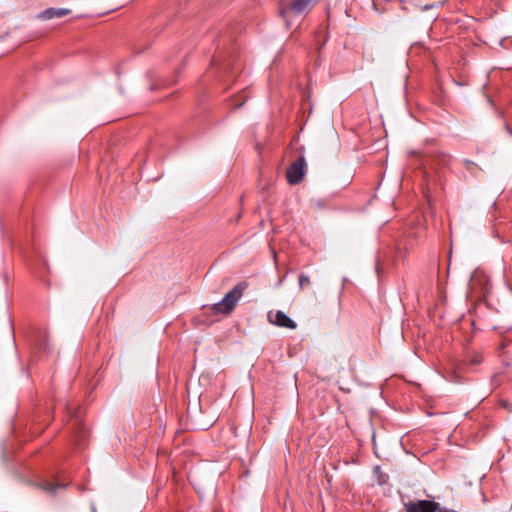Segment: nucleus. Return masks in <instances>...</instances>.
<instances>
[{"label":"nucleus","instance_id":"f257e3e1","mask_svg":"<svg viewBox=\"0 0 512 512\" xmlns=\"http://www.w3.org/2000/svg\"><path fill=\"white\" fill-rule=\"evenodd\" d=\"M247 287L248 284L245 281L239 282L219 302L212 306L213 312L224 315L230 314L234 310L237 302L242 297L243 292Z\"/></svg>","mask_w":512,"mask_h":512},{"label":"nucleus","instance_id":"f03ea898","mask_svg":"<svg viewBox=\"0 0 512 512\" xmlns=\"http://www.w3.org/2000/svg\"><path fill=\"white\" fill-rule=\"evenodd\" d=\"M313 0H292L288 4H280L279 15L285 21L286 27L290 28L295 17L305 14L311 7Z\"/></svg>","mask_w":512,"mask_h":512},{"label":"nucleus","instance_id":"7ed1b4c3","mask_svg":"<svg viewBox=\"0 0 512 512\" xmlns=\"http://www.w3.org/2000/svg\"><path fill=\"white\" fill-rule=\"evenodd\" d=\"M424 168H429L438 172L450 165L451 156L442 151H426L420 159Z\"/></svg>","mask_w":512,"mask_h":512},{"label":"nucleus","instance_id":"20e7f679","mask_svg":"<svg viewBox=\"0 0 512 512\" xmlns=\"http://www.w3.org/2000/svg\"><path fill=\"white\" fill-rule=\"evenodd\" d=\"M307 167L304 153L301 152L297 159L288 167L286 172V179L290 185L299 184L304 175Z\"/></svg>","mask_w":512,"mask_h":512},{"label":"nucleus","instance_id":"39448f33","mask_svg":"<svg viewBox=\"0 0 512 512\" xmlns=\"http://www.w3.org/2000/svg\"><path fill=\"white\" fill-rule=\"evenodd\" d=\"M405 512H437L442 511L440 503L432 500H418L403 502Z\"/></svg>","mask_w":512,"mask_h":512},{"label":"nucleus","instance_id":"423d86ee","mask_svg":"<svg viewBox=\"0 0 512 512\" xmlns=\"http://www.w3.org/2000/svg\"><path fill=\"white\" fill-rule=\"evenodd\" d=\"M71 11L67 8H47L37 15V18L43 21L54 18H61L68 15Z\"/></svg>","mask_w":512,"mask_h":512},{"label":"nucleus","instance_id":"0eeeda50","mask_svg":"<svg viewBox=\"0 0 512 512\" xmlns=\"http://www.w3.org/2000/svg\"><path fill=\"white\" fill-rule=\"evenodd\" d=\"M269 319H271V316L269 315ZM274 325L278 327L288 328V329H296L297 324L296 322L291 319L287 314H285L283 311H277L275 314V319L270 320Z\"/></svg>","mask_w":512,"mask_h":512},{"label":"nucleus","instance_id":"6e6552de","mask_svg":"<svg viewBox=\"0 0 512 512\" xmlns=\"http://www.w3.org/2000/svg\"><path fill=\"white\" fill-rule=\"evenodd\" d=\"M87 436H88L87 427L83 423L77 422V432H76V436H75V441L77 442V445H79V446L84 445Z\"/></svg>","mask_w":512,"mask_h":512},{"label":"nucleus","instance_id":"1a4fd4ad","mask_svg":"<svg viewBox=\"0 0 512 512\" xmlns=\"http://www.w3.org/2000/svg\"><path fill=\"white\" fill-rule=\"evenodd\" d=\"M34 486L46 491V492H49V493H52L54 494L58 488H63L64 486L62 485H58V484H54L52 482H49V481H44L42 483H33Z\"/></svg>","mask_w":512,"mask_h":512},{"label":"nucleus","instance_id":"9d476101","mask_svg":"<svg viewBox=\"0 0 512 512\" xmlns=\"http://www.w3.org/2000/svg\"><path fill=\"white\" fill-rule=\"evenodd\" d=\"M467 361L470 365H479L483 361V357L479 353H473L467 357Z\"/></svg>","mask_w":512,"mask_h":512},{"label":"nucleus","instance_id":"9b49d317","mask_svg":"<svg viewBox=\"0 0 512 512\" xmlns=\"http://www.w3.org/2000/svg\"><path fill=\"white\" fill-rule=\"evenodd\" d=\"M299 287L303 289L310 284V278L308 275L301 273L298 277Z\"/></svg>","mask_w":512,"mask_h":512},{"label":"nucleus","instance_id":"f8f14e48","mask_svg":"<svg viewBox=\"0 0 512 512\" xmlns=\"http://www.w3.org/2000/svg\"><path fill=\"white\" fill-rule=\"evenodd\" d=\"M374 470H375L376 473L379 474L378 483L380 485L386 484L388 477L386 475L382 474L380 466H376Z\"/></svg>","mask_w":512,"mask_h":512},{"label":"nucleus","instance_id":"ddd939ff","mask_svg":"<svg viewBox=\"0 0 512 512\" xmlns=\"http://www.w3.org/2000/svg\"><path fill=\"white\" fill-rule=\"evenodd\" d=\"M36 346L39 350H42V351L46 350L47 343H46L44 336L42 337V339L37 340Z\"/></svg>","mask_w":512,"mask_h":512},{"label":"nucleus","instance_id":"4468645a","mask_svg":"<svg viewBox=\"0 0 512 512\" xmlns=\"http://www.w3.org/2000/svg\"><path fill=\"white\" fill-rule=\"evenodd\" d=\"M376 271H377V273H378V274H379V273H380V271H381V267H380V264H379L378 262H377V264H376Z\"/></svg>","mask_w":512,"mask_h":512},{"label":"nucleus","instance_id":"2eb2a0df","mask_svg":"<svg viewBox=\"0 0 512 512\" xmlns=\"http://www.w3.org/2000/svg\"><path fill=\"white\" fill-rule=\"evenodd\" d=\"M441 512H458V511H455V510H447V509H442Z\"/></svg>","mask_w":512,"mask_h":512},{"label":"nucleus","instance_id":"dca6fc26","mask_svg":"<svg viewBox=\"0 0 512 512\" xmlns=\"http://www.w3.org/2000/svg\"><path fill=\"white\" fill-rule=\"evenodd\" d=\"M465 163H466L467 165H469V164H473V163H472L471 161H469V160H466V161H465Z\"/></svg>","mask_w":512,"mask_h":512},{"label":"nucleus","instance_id":"f3484780","mask_svg":"<svg viewBox=\"0 0 512 512\" xmlns=\"http://www.w3.org/2000/svg\"><path fill=\"white\" fill-rule=\"evenodd\" d=\"M507 130L509 131V133L512 135V130L507 126Z\"/></svg>","mask_w":512,"mask_h":512}]
</instances>
